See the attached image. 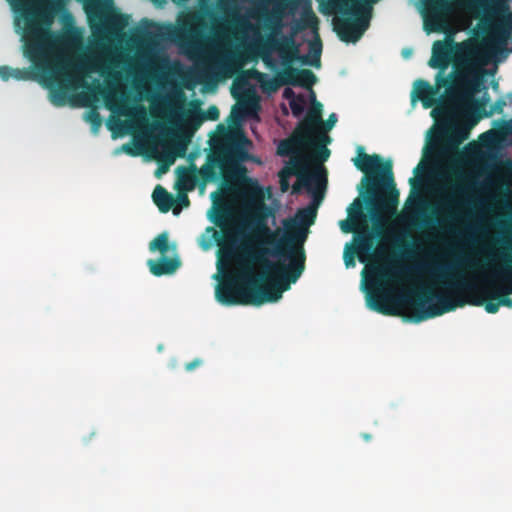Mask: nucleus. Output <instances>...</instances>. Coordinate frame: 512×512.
<instances>
[{
  "mask_svg": "<svg viewBox=\"0 0 512 512\" xmlns=\"http://www.w3.org/2000/svg\"><path fill=\"white\" fill-rule=\"evenodd\" d=\"M236 195L243 202L248 210L247 227L250 228L251 233L245 235L239 229H232L225 226V221L229 216L227 207L223 202V196L219 192L211 194L214 205H216L215 214L212 218L213 223L220 227L223 231L222 239L215 238L218 245H227L231 248L236 246L239 236H243L240 244L237 246V253L239 260H245L250 265H260L262 273H269L274 280L287 286V290L292 283L296 281L291 280L290 276V260L288 257L275 255L271 252L260 251H273L275 246L280 241L277 235L280 230H272L266 222L267 207L264 203V192L258 182L252 178H245L244 183L237 188Z\"/></svg>",
  "mask_w": 512,
  "mask_h": 512,
  "instance_id": "nucleus-1",
  "label": "nucleus"
},
{
  "mask_svg": "<svg viewBox=\"0 0 512 512\" xmlns=\"http://www.w3.org/2000/svg\"><path fill=\"white\" fill-rule=\"evenodd\" d=\"M414 91L412 94V100L419 99L422 102L424 108H431L437 103L438 87L431 86L429 82L418 79L414 83Z\"/></svg>",
  "mask_w": 512,
  "mask_h": 512,
  "instance_id": "nucleus-20",
  "label": "nucleus"
},
{
  "mask_svg": "<svg viewBox=\"0 0 512 512\" xmlns=\"http://www.w3.org/2000/svg\"><path fill=\"white\" fill-rule=\"evenodd\" d=\"M149 249L151 251H159L162 255H164L169 249L167 234L162 233L154 238L149 244Z\"/></svg>",
  "mask_w": 512,
  "mask_h": 512,
  "instance_id": "nucleus-31",
  "label": "nucleus"
},
{
  "mask_svg": "<svg viewBox=\"0 0 512 512\" xmlns=\"http://www.w3.org/2000/svg\"><path fill=\"white\" fill-rule=\"evenodd\" d=\"M298 21L301 23L305 30L311 29L313 35H316V33H318L319 19L313 12L310 4H308L307 7L303 9Z\"/></svg>",
  "mask_w": 512,
  "mask_h": 512,
  "instance_id": "nucleus-26",
  "label": "nucleus"
},
{
  "mask_svg": "<svg viewBox=\"0 0 512 512\" xmlns=\"http://www.w3.org/2000/svg\"><path fill=\"white\" fill-rule=\"evenodd\" d=\"M152 199L162 213H167L174 205L173 196L161 185L155 187Z\"/></svg>",
  "mask_w": 512,
  "mask_h": 512,
  "instance_id": "nucleus-23",
  "label": "nucleus"
},
{
  "mask_svg": "<svg viewBox=\"0 0 512 512\" xmlns=\"http://www.w3.org/2000/svg\"><path fill=\"white\" fill-rule=\"evenodd\" d=\"M498 180L505 187V195H510V187H512V161L506 160L498 170Z\"/></svg>",
  "mask_w": 512,
  "mask_h": 512,
  "instance_id": "nucleus-27",
  "label": "nucleus"
},
{
  "mask_svg": "<svg viewBox=\"0 0 512 512\" xmlns=\"http://www.w3.org/2000/svg\"><path fill=\"white\" fill-rule=\"evenodd\" d=\"M368 306L383 315L397 316L399 311L391 298L384 294L371 295L368 298Z\"/></svg>",
  "mask_w": 512,
  "mask_h": 512,
  "instance_id": "nucleus-21",
  "label": "nucleus"
},
{
  "mask_svg": "<svg viewBox=\"0 0 512 512\" xmlns=\"http://www.w3.org/2000/svg\"><path fill=\"white\" fill-rule=\"evenodd\" d=\"M362 437H363V439H364V440H366V441H369V440L371 439V435H370V434H367V433H363V434H362Z\"/></svg>",
  "mask_w": 512,
  "mask_h": 512,
  "instance_id": "nucleus-51",
  "label": "nucleus"
},
{
  "mask_svg": "<svg viewBox=\"0 0 512 512\" xmlns=\"http://www.w3.org/2000/svg\"><path fill=\"white\" fill-rule=\"evenodd\" d=\"M508 97H509V98H512V94H509V95H508Z\"/></svg>",
  "mask_w": 512,
  "mask_h": 512,
  "instance_id": "nucleus-55",
  "label": "nucleus"
},
{
  "mask_svg": "<svg viewBox=\"0 0 512 512\" xmlns=\"http://www.w3.org/2000/svg\"><path fill=\"white\" fill-rule=\"evenodd\" d=\"M493 12L480 20L479 42L470 47L477 49L485 57H490L502 50L512 33V12L508 0H492Z\"/></svg>",
  "mask_w": 512,
  "mask_h": 512,
  "instance_id": "nucleus-11",
  "label": "nucleus"
},
{
  "mask_svg": "<svg viewBox=\"0 0 512 512\" xmlns=\"http://www.w3.org/2000/svg\"><path fill=\"white\" fill-rule=\"evenodd\" d=\"M505 248L512 252V243L504 242ZM502 263L496 267L491 268V278L495 281L508 284V287L504 290V295L493 296L492 298H498L500 306L512 308V298L508 294L512 293V256L507 254H501Z\"/></svg>",
  "mask_w": 512,
  "mask_h": 512,
  "instance_id": "nucleus-17",
  "label": "nucleus"
},
{
  "mask_svg": "<svg viewBox=\"0 0 512 512\" xmlns=\"http://www.w3.org/2000/svg\"><path fill=\"white\" fill-rule=\"evenodd\" d=\"M227 2L231 4V3L236 2V0H227Z\"/></svg>",
  "mask_w": 512,
  "mask_h": 512,
  "instance_id": "nucleus-54",
  "label": "nucleus"
},
{
  "mask_svg": "<svg viewBox=\"0 0 512 512\" xmlns=\"http://www.w3.org/2000/svg\"><path fill=\"white\" fill-rule=\"evenodd\" d=\"M480 144L488 149L495 148L502 144L495 129H490L479 136Z\"/></svg>",
  "mask_w": 512,
  "mask_h": 512,
  "instance_id": "nucleus-30",
  "label": "nucleus"
},
{
  "mask_svg": "<svg viewBox=\"0 0 512 512\" xmlns=\"http://www.w3.org/2000/svg\"><path fill=\"white\" fill-rule=\"evenodd\" d=\"M489 57L479 53L477 49L467 48L453 62L454 71L445 77L437 75V86L446 87L450 98L462 110L463 116H479L484 113L489 96L485 93L482 98L476 94L486 90L484 75L486 70L480 67L487 63Z\"/></svg>",
  "mask_w": 512,
  "mask_h": 512,
  "instance_id": "nucleus-5",
  "label": "nucleus"
},
{
  "mask_svg": "<svg viewBox=\"0 0 512 512\" xmlns=\"http://www.w3.org/2000/svg\"><path fill=\"white\" fill-rule=\"evenodd\" d=\"M304 30L305 29L303 28L301 23L298 20H296L291 26L290 33L287 34L286 36H292L295 39L296 36Z\"/></svg>",
  "mask_w": 512,
  "mask_h": 512,
  "instance_id": "nucleus-44",
  "label": "nucleus"
},
{
  "mask_svg": "<svg viewBox=\"0 0 512 512\" xmlns=\"http://www.w3.org/2000/svg\"><path fill=\"white\" fill-rule=\"evenodd\" d=\"M312 103L311 107L307 111L304 119L297 125V128L300 129L307 137L310 139H316V129L320 128L323 124L322 119V111L323 105L316 100L315 94L312 91Z\"/></svg>",
  "mask_w": 512,
  "mask_h": 512,
  "instance_id": "nucleus-18",
  "label": "nucleus"
},
{
  "mask_svg": "<svg viewBox=\"0 0 512 512\" xmlns=\"http://www.w3.org/2000/svg\"><path fill=\"white\" fill-rule=\"evenodd\" d=\"M340 228L344 233H354L355 236L361 232V224L348 218L340 222ZM356 240V237L354 238Z\"/></svg>",
  "mask_w": 512,
  "mask_h": 512,
  "instance_id": "nucleus-34",
  "label": "nucleus"
},
{
  "mask_svg": "<svg viewBox=\"0 0 512 512\" xmlns=\"http://www.w3.org/2000/svg\"><path fill=\"white\" fill-rule=\"evenodd\" d=\"M266 22V27L271 30V34L258 44V54L266 66L273 67L275 60L272 54L278 53L283 69L274 79L265 84L264 88L268 91H276L280 86L291 85L311 89L317 81L316 75L309 69L293 67L294 60L290 49L285 44V36L281 33L283 28L281 17L267 16Z\"/></svg>",
  "mask_w": 512,
  "mask_h": 512,
  "instance_id": "nucleus-8",
  "label": "nucleus"
},
{
  "mask_svg": "<svg viewBox=\"0 0 512 512\" xmlns=\"http://www.w3.org/2000/svg\"><path fill=\"white\" fill-rule=\"evenodd\" d=\"M174 203H176V205L173 207V213L177 215L181 208L189 206L190 200L186 193H180L178 194L177 199H174Z\"/></svg>",
  "mask_w": 512,
  "mask_h": 512,
  "instance_id": "nucleus-38",
  "label": "nucleus"
},
{
  "mask_svg": "<svg viewBox=\"0 0 512 512\" xmlns=\"http://www.w3.org/2000/svg\"><path fill=\"white\" fill-rule=\"evenodd\" d=\"M418 209H422L423 207H425L427 205V203L423 200V199H419L416 203Z\"/></svg>",
  "mask_w": 512,
  "mask_h": 512,
  "instance_id": "nucleus-49",
  "label": "nucleus"
},
{
  "mask_svg": "<svg viewBox=\"0 0 512 512\" xmlns=\"http://www.w3.org/2000/svg\"><path fill=\"white\" fill-rule=\"evenodd\" d=\"M354 253H357L358 256H359V260L361 262H364L365 259L362 258V255H368V254H371L372 251L370 253H362V254H359L357 252V250L354 249V252H352L351 254H348V252L346 251L345 254H344V262H345V265L346 267H350V266H354L355 265V261H354Z\"/></svg>",
  "mask_w": 512,
  "mask_h": 512,
  "instance_id": "nucleus-40",
  "label": "nucleus"
},
{
  "mask_svg": "<svg viewBox=\"0 0 512 512\" xmlns=\"http://www.w3.org/2000/svg\"><path fill=\"white\" fill-rule=\"evenodd\" d=\"M336 122H337L336 114L335 113L330 114L328 119L326 120V122L323 123L320 128L316 129V133H325L326 135H328L327 132L330 131L335 126Z\"/></svg>",
  "mask_w": 512,
  "mask_h": 512,
  "instance_id": "nucleus-39",
  "label": "nucleus"
},
{
  "mask_svg": "<svg viewBox=\"0 0 512 512\" xmlns=\"http://www.w3.org/2000/svg\"><path fill=\"white\" fill-rule=\"evenodd\" d=\"M408 272H409L408 268H403L401 270L395 271L393 274L394 275H407Z\"/></svg>",
  "mask_w": 512,
  "mask_h": 512,
  "instance_id": "nucleus-48",
  "label": "nucleus"
},
{
  "mask_svg": "<svg viewBox=\"0 0 512 512\" xmlns=\"http://www.w3.org/2000/svg\"><path fill=\"white\" fill-rule=\"evenodd\" d=\"M500 308V305H499V302H492V301H489L485 304V310L486 312L490 313V314H495L498 312Z\"/></svg>",
  "mask_w": 512,
  "mask_h": 512,
  "instance_id": "nucleus-46",
  "label": "nucleus"
},
{
  "mask_svg": "<svg viewBox=\"0 0 512 512\" xmlns=\"http://www.w3.org/2000/svg\"><path fill=\"white\" fill-rule=\"evenodd\" d=\"M467 122L461 125H455L452 129V138L456 143H461L469 137L470 130L479 122L481 116L464 117Z\"/></svg>",
  "mask_w": 512,
  "mask_h": 512,
  "instance_id": "nucleus-24",
  "label": "nucleus"
},
{
  "mask_svg": "<svg viewBox=\"0 0 512 512\" xmlns=\"http://www.w3.org/2000/svg\"><path fill=\"white\" fill-rule=\"evenodd\" d=\"M424 29L427 33H444L454 8L463 10L483 9L486 15L493 12L492 0H422Z\"/></svg>",
  "mask_w": 512,
  "mask_h": 512,
  "instance_id": "nucleus-12",
  "label": "nucleus"
},
{
  "mask_svg": "<svg viewBox=\"0 0 512 512\" xmlns=\"http://www.w3.org/2000/svg\"><path fill=\"white\" fill-rule=\"evenodd\" d=\"M506 105H507L506 100L504 98H499L491 106L490 111H484V113L480 116L482 118V117H490L495 113L501 114V113H503V110Z\"/></svg>",
  "mask_w": 512,
  "mask_h": 512,
  "instance_id": "nucleus-36",
  "label": "nucleus"
},
{
  "mask_svg": "<svg viewBox=\"0 0 512 512\" xmlns=\"http://www.w3.org/2000/svg\"><path fill=\"white\" fill-rule=\"evenodd\" d=\"M85 119L91 125L93 132H97L102 125V118L96 109L89 110Z\"/></svg>",
  "mask_w": 512,
  "mask_h": 512,
  "instance_id": "nucleus-33",
  "label": "nucleus"
},
{
  "mask_svg": "<svg viewBox=\"0 0 512 512\" xmlns=\"http://www.w3.org/2000/svg\"><path fill=\"white\" fill-rule=\"evenodd\" d=\"M330 142L331 138L325 133H319L316 135V139H310L296 127L288 138L279 143L277 154L280 156H294L303 150L311 149L314 160L322 163L330 156V150L327 148Z\"/></svg>",
  "mask_w": 512,
  "mask_h": 512,
  "instance_id": "nucleus-14",
  "label": "nucleus"
},
{
  "mask_svg": "<svg viewBox=\"0 0 512 512\" xmlns=\"http://www.w3.org/2000/svg\"><path fill=\"white\" fill-rule=\"evenodd\" d=\"M205 28L206 23L201 15L188 13L179 20L177 26L172 24L159 26L158 35L177 43L189 57L201 58L207 76L220 78L231 75L232 56L230 53L204 50L203 31Z\"/></svg>",
  "mask_w": 512,
  "mask_h": 512,
  "instance_id": "nucleus-7",
  "label": "nucleus"
},
{
  "mask_svg": "<svg viewBox=\"0 0 512 512\" xmlns=\"http://www.w3.org/2000/svg\"><path fill=\"white\" fill-rule=\"evenodd\" d=\"M33 76V72L29 69H13L8 66H0V77L2 80L7 81L10 78L16 80H26Z\"/></svg>",
  "mask_w": 512,
  "mask_h": 512,
  "instance_id": "nucleus-28",
  "label": "nucleus"
},
{
  "mask_svg": "<svg viewBox=\"0 0 512 512\" xmlns=\"http://www.w3.org/2000/svg\"><path fill=\"white\" fill-rule=\"evenodd\" d=\"M500 141L503 143L508 136H512V119L501 120L498 126L494 128Z\"/></svg>",
  "mask_w": 512,
  "mask_h": 512,
  "instance_id": "nucleus-32",
  "label": "nucleus"
},
{
  "mask_svg": "<svg viewBox=\"0 0 512 512\" xmlns=\"http://www.w3.org/2000/svg\"><path fill=\"white\" fill-rule=\"evenodd\" d=\"M219 109L216 106H210L205 112L204 118L208 120L215 121L219 118Z\"/></svg>",
  "mask_w": 512,
  "mask_h": 512,
  "instance_id": "nucleus-43",
  "label": "nucleus"
},
{
  "mask_svg": "<svg viewBox=\"0 0 512 512\" xmlns=\"http://www.w3.org/2000/svg\"><path fill=\"white\" fill-rule=\"evenodd\" d=\"M458 44L449 40L435 41L432 47V56L429 60V66L435 69L445 70L452 61L454 49Z\"/></svg>",
  "mask_w": 512,
  "mask_h": 512,
  "instance_id": "nucleus-19",
  "label": "nucleus"
},
{
  "mask_svg": "<svg viewBox=\"0 0 512 512\" xmlns=\"http://www.w3.org/2000/svg\"><path fill=\"white\" fill-rule=\"evenodd\" d=\"M355 167L365 174L362 182L366 183L368 213L373 224L371 233L366 224L363 202L356 198L347 209L348 217L361 224V232L356 235V250L359 254L370 253L374 250V238L380 237L385 223V214L396 212L399 203V191L396 188L392 161L383 162L378 154L369 155L363 146L357 147V157L353 159Z\"/></svg>",
  "mask_w": 512,
  "mask_h": 512,
  "instance_id": "nucleus-3",
  "label": "nucleus"
},
{
  "mask_svg": "<svg viewBox=\"0 0 512 512\" xmlns=\"http://www.w3.org/2000/svg\"><path fill=\"white\" fill-rule=\"evenodd\" d=\"M472 303H473L474 305H481V304H482V302H481V301H474V302H472Z\"/></svg>",
  "mask_w": 512,
  "mask_h": 512,
  "instance_id": "nucleus-53",
  "label": "nucleus"
},
{
  "mask_svg": "<svg viewBox=\"0 0 512 512\" xmlns=\"http://www.w3.org/2000/svg\"><path fill=\"white\" fill-rule=\"evenodd\" d=\"M308 60L305 65H310L319 68L321 65L322 41L319 33L314 35V39L308 43Z\"/></svg>",
  "mask_w": 512,
  "mask_h": 512,
  "instance_id": "nucleus-25",
  "label": "nucleus"
},
{
  "mask_svg": "<svg viewBox=\"0 0 512 512\" xmlns=\"http://www.w3.org/2000/svg\"><path fill=\"white\" fill-rule=\"evenodd\" d=\"M374 278L375 283L379 286L383 284L384 281H387L391 278L392 274L388 272L385 268L382 267H376L374 269Z\"/></svg>",
  "mask_w": 512,
  "mask_h": 512,
  "instance_id": "nucleus-37",
  "label": "nucleus"
},
{
  "mask_svg": "<svg viewBox=\"0 0 512 512\" xmlns=\"http://www.w3.org/2000/svg\"><path fill=\"white\" fill-rule=\"evenodd\" d=\"M285 44L287 48L290 49V53L292 59L295 62H299L301 64H306L308 60V56L301 55L300 47L301 44L296 41L292 36H285Z\"/></svg>",
  "mask_w": 512,
  "mask_h": 512,
  "instance_id": "nucleus-29",
  "label": "nucleus"
},
{
  "mask_svg": "<svg viewBox=\"0 0 512 512\" xmlns=\"http://www.w3.org/2000/svg\"><path fill=\"white\" fill-rule=\"evenodd\" d=\"M237 271L226 277L216 288V298L224 305H255L277 302L287 286L274 280L269 273H255V267L239 260Z\"/></svg>",
  "mask_w": 512,
  "mask_h": 512,
  "instance_id": "nucleus-6",
  "label": "nucleus"
},
{
  "mask_svg": "<svg viewBox=\"0 0 512 512\" xmlns=\"http://www.w3.org/2000/svg\"><path fill=\"white\" fill-rule=\"evenodd\" d=\"M291 173L297 176V182L292 187L293 193H299L301 187H305L313 196L315 191L324 194L327 179L325 168L322 165L317 170L309 172L306 163L303 160H297Z\"/></svg>",
  "mask_w": 512,
  "mask_h": 512,
  "instance_id": "nucleus-15",
  "label": "nucleus"
},
{
  "mask_svg": "<svg viewBox=\"0 0 512 512\" xmlns=\"http://www.w3.org/2000/svg\"><path fill=\"white\" fill-rule=\"evenodd\" d=\"M458 267L457 263H431L422 266V268L437 278L443 287L451 290H463L467 288V283Z\"/></svg>",
  "mask_w": 512,
  "mask_h": 512,
  "instance_id": "nucleus-16",
  "label": "nucleus"
},
{
  "mask_svg": "<svg viewBox=\"0 0 512 512\" xmlns=\"http://www.w3.org/2000/svg\"><path fill=\"white\" fill-rule=\"evenodd\" d=\"M247 141L240 131L223 130L216 138L211 152L207 155L206 163L197 169L191 164L189 168L179 167V183L186 191H192L197 182L203 186L210 182L222 180L223 193H237V188L244 183L246 167L241 164L247 158L244 147Z\"/></svg>",
  "mask_w": 512,
  "mask_h": 512,
  "instance_id": "nucleus-4",
  "label": "nucleus"
},
{
  "mask_svg": "<svg viewBox=\"0 0 512 512\" xmlns=\"http://www.w3.org/2000/svg\"><path fill=\"white\" fill-rule=\"evenodd\" d=\"M491 87H492V89H493L494 91H498V89H499V83H498V81L493 80V81L491 82Z\"/></svg>",
  "mask_w": 512,
  "mask_h": 512,
  "instance_id": "nucleus-50",
  "label": "nucleus"
},
{
  "mask_svg": "<svg viewBox=\"0 0 512 512\" xmlns=\"http://www.w3.org/2000/svg\"><path fill=\"white\" fill-rule=\"evenodd\" d=\"M379 0H328L333 11L343 17L333 21L334 31L343 42L356 43L369 28L372 4Z\"/></svg>",
  "mask_w": 512,
  "mask_h": 512,
  "instance_id": "nucleus-10",
  "label": "nucleus"
},
{
  "mask_svg": "<svg viewBox=\"0 0 512 512\" xmlns=\"http://www.w3.org/2000/svg\"><path fill=\"white\" fill-rule=\"evenodd\" d=\"M150 272L155 276H162L174 273L180 266V261L177 258H167L162 256L159 260L148 261Z\"/></svg>",
  "mask_w": 512,
  "mask_h": 512,
  "instance_id": "nucleus-22",
  "label": "nucleus"
},
{
  "mask_svg": "<svg viewBox=\"0 0 512 512\" xmlns=\"http://www.w3.org/2000/svg\"><path fill=\"white\" fill-rule=\"evenodd\" d=\"M405 300L414 308L411 320L415 323L443 315L465 304L460 300L455 302L447 295L435 293L428 287L409 292L405 296Z\"/></svg>",
  "mask_w": 512,
  "mask_h": 512,
  "instance_id": "nucleus-13",
  "label": "nucleus"
},
{
  "mask_svg": "<svg viewBox=\"0 0 512 512\" xmlns=\"http://www.w3.org/2000/svg\"><path fill=\"white\" fill-rule=\"evenodd\" d=\"M305 98L302 95H298V97L291 102H289L292 114L295 117H299L302 115L305 109Z\"/></svg>",
  "mask_w": 512,
  "mask_h": 512,
  "instance_id": "nucleus-35",
  "label": "nucleus"
},
{
  "mask_svg": "<svg viewBox=\"0 0 512 512\" xmlns=\"http://www.w3.org/2000/svg\"><path fill=\"white\" fill-rule=\"evenodd\" d=\"M203 363V361L199 358H196L188 363L185 364V370L188 371V372H191L193 371L194 369L198 368L199 366H201Z\"/></svg>",
  "mask_w": 512,
  "mask_h": 512,
  "instance_id": "nucleus-45",
  "label": "nucleus"
},
{
  "mask_svg": "<svg viewBox=\"0 0 512 512\" xmlns=\"http://www.w3.org/2000/svg\"><path fill=\"white\" fill-rule=\"evenodd\" d=\"M298 97V95L295 94V92L287 87L284 89L283 91V98L288 100L289 102H291L292 100L296 99Z\"/></svg>",
  "mask_w": 512,
  "mask_h": 512,
  "instance_id": "nucleus-47",
  "label": "nucleus"
},
{
  "mask_svg": "<svg viewBox=\"0 0 512 512\" xmlns=\"http://www.w3.org/2000/svg\"><path fill=\"white\" fill-rule=\"evenodd\" d=\"M107 21L116 27H123L126 23L124 16L121 14H116L107 19Z\"/></svg>",
  "mask_w": 512,
  "mask_h": 512,
  "instance_id": "nucleus-42",
  "label": "nucleus"
},
{
  "mask_svg": "<svg viewBox=\"0 0 512 512\" xmlns=\"http://www.w3.org/2000/svg\"><path fill=\"white\" fill-rule=\"evenodd\" d=\"M43 15L37 11L24 14L25 27L22 34L23 53L34 66L29 80H39L50 89V100L56 106H63L70 86H84L86 74L94 70L85 63H69L54 53L55 37L42 25Z\"/></svg>",
  "mask_w": 512,
  "mask_h": 512,
  "instance_id": "nucleus-2",
  "label": "nucleus"
},
{
  "mask_svg": "<svg viewBox=\"0 0 512 512\" xmlns=\"http://www.w3.org/2000/svg\"><path fill=\"white\" fill-rule=\"evenodd\" d=\"M448 114V109L442 104H437L433 110L431 111V116L434 119H438L439 117H444Z\"/></svg>",
  "mask_w": 512,
  "mask_h": 512,
  "instance_id": "nucleus-41",
  "label": "nucleus"
},
{
  "mask_svg": "<svg viewBox=\"0 0 512 512\" xmlns=\"http://www.w3.org/2000/svg\"><path fill=\"white\" fill-rule=\"evenodd\" d=\"M324 194L315 191L312 202L305 208L297 211L295 218L283 222L285 233L275 246L272 254L288 257L290 260V276L292 281H297L305 269L306 254L304 242L307 238L308 227L311 226L317 216V209ZM265 253V251H263ZM268 251H266L267 253Z\"/></svg>",
  "mask_w": 512,
  "mask_h": 512,
  "instance_id": "nucleus-9",
  "label": "nucleus"
},
{
  "mask_svg": "<svg viewBox=\"0 0 512 512\" xmlns=\"http://www.w3.org/2000/svg\"><path fill=\"white\" fill-rule=\"evenodd\" d=\"M281 185H282V190H286V188L288 187V184H287V183H285V184H284V183L282 182V184H281Z\"/></svg>",
  "mask_w": 512,
  "mask_h": 512,
  "instance_id": "nucleus-52",
  "label": "nucleus"
}]
</instances>
